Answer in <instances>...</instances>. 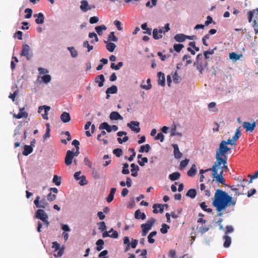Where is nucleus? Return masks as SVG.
<instances>
[{"instance_id":"1","label":"nucleus","mask_w":258,"mask_h":258,"mask_svg":"<svg viewBox=\"0 0 258 258\" xmlns=\"http://www.w3.org/2000/svg\"><path fill=\"white\" fill-rule=\"evenodd\" d=\"M236 201L229 196L228 193L222 189L216 190L214 195V199L213 201V205L216 208L219 212L218 216H221L222 213L220 212L230 206L234 207Z\"/></svg>"},{"instance_id":"2","label":"nucleus","mask_w":258,"mask_h":258,"mask_svg":"<svg viewBox=\"0 0 258 258\" xmlns=\"http://www.w3.org/2000/svg\"><path fill=\"white\" fill-rule=\"evenodd\" d=\"M34 217L35 218L41 220L43 223L44 225L46 227H48L49 225L48 221V216L46 213L41 209H38L35 213Z\"/></svg>"},{"instance_id":"3","label":"nucleus","mask_w":258,"mask_h":258,"mask_svg":"<svg viewBox=\"0 0 258 258\" xmlns=\"http://www.w3.org/2000/svg\"><path fill=\"white\" fill-rule=\"evenodd\" d=\"M223 156L219 155L216 154V161L212 167V171L214 172L215 174L216 173V171H218V167L220 168L221 165L227 164V158H223Z\"/></svg>"},{"instance_id":"4","label":"nucleus","mask_w":258,"mask_h":258,"mask_svg":"<svg viewBox=\"0 0 258 258\" xmlns=\"http://www.w3.org/2000/svg\"><path fill=\"white\" fill-rule=\"evenodd\" d=\"M155 221L156 220L154 218H152L149 220L147 223L142 224L141 225V227L142 230V236H145L147 235L149 231L151 229Z\"/></svg>"},{"instance_id":"5","label":"nucleus","mask_w":258,"mask_h":258,"mask_svg":"<svg viewBox=\"0 0 258 258\" xmlns=\"http://www.w3.org/2000/svg\"><path fill=\"white\" fill-rule=\"evenodd\" d=\"M34 204L37 208L47 209L49 207V204L44 198L40 200L39 196H37L34 201Z\"/></svg>"},{"instance_id":"6","label":"nucleus","mask_w":258,"mask_h":258,"mask_svg":"<svg viewBox=\"0 0 258 258\" xmlns=\"http://www.w3.org/2000/svg\"><path fill=\"white\" fill-rule=\"evenodd\" d=\"M230 150V149L225 144V141H222L220 144L219 148L216 151V154L224 156V154Z\"/></svg>"},{"instance_id":"7","label":"nucleus","mask_w":258,"mask_h":258,"mask_svg":"<svg viewBox=\"0 0 258 258\" xmlns=\"http://www.w3.org/2000/svg\"><path fill=\"white\" fill-rule=\"evenodd\" d=\"M127 125L132 131L135 133H138L140 131V128L139 127L140 123L138 121H131L130 123H127Z\"/></svg>"},{"instance_id":"8","label":"nucleus","mask_w":258,"mask_h":258,"mask_svg":"<svg viewBox=\"0 0 258 258\" xmlns=\"http://www.w3.org/2000/svg\"><path fill=\"white\" fill-rule=\"evenodd\" d=\"M80 7L81 10L84 12H86L88 10L95 8L94 6L89 5L88 2L86 0H83L81 2V6Z\"/></svg>"},{"instance_id":"9","label":"nucleus","mask_w":258,"mask_h":258,"mask_svg":"<svg viewBox=\"0 0 258 258\" xmlns=\"http://www.w3.org/2000/svg\"><path fill=\"white\" fill-rule=\"evenodd\" d=\"M103 238L106 237H110L113 238H117L118 237V232L116 231H114L113 228H111L109 231H105L102 234Z\"/></svg>"},{"instance_id":"10","label":"nucleus","mask_w":258,"mask_h":258,"mask_svg":"<svg viewBox=\"0 0 258 258\" xmlns=\"http://www.w3.org/2000/svg\"><path fill=\"white\" fill-rule=\"evenodd\" d=\"M30 47L28 44H25L23 46L22 50L21 55L26 57L28 60H29L31 57V55L30 54Z\"/></svg>"},{"instance_id":"11","label":"nucleus","mask_w":258,"mask_h":258,"mask_svg":"<svg viewBox=\"0 0 258 258\" xmlns=\"http://www.w3.org/2000/svg\"><path fill=\"white\" fill-rule=\"evenodd\" d=\"M73 156V151L71 150H68L67 152L66 155L65 157V164L69 166L72 163L73 159L74 158Z\"/></svg>"},{"instance_id":"12","label":"nucleus","mask_w":258,"mask_h":258,"mask_svg":"<svg viewBox=\"0 0 258 258\" xmlns=\"http://www.w3.org/2000/svg\"><path fill=\"white\" fill-rule=\"evenodd\" d=\"M223 173V170L220 171L219 174H218V171H216V173L215 174L214 172H213V176L214 178H216L217 181L226 186V184L225 183V180L222 176Z\"/></svg>"},{"instance_id":"13","label":"nucleus","mask_w":258,"mask_h":258,"mask_svg":"<svg viewBox=\"0 0 258 258\" xmlns=\"http://www.w3.org/2000/svg\"><path fill=\"white\" fill-rule=\"evenodd\" d=\"M243 126L245 129L246 131L252 132L256 126V123L253 122L250 123L249 122L245 121L243 122Z\"/></svg>"},{"instance_id":"14","label":"nucleus","mask_w":258,"mask_h":258,"mask_svg":"<svg viewBox=\"0 0 258 258\" xmlns=\"http://www.w3.org/2000/svg\"><path fill=\"white\" fill-rule=\"evenodd\" d=\"M172 147L173 148L174 151V156L175 159H179L182 156V154L179 151L178 146L177 144H174L172 145Z\"/></svg>"},{"instance_id":"15","label":"nucleus","mask_w":258,"mask_h":258,"mask_svg":"<svg viewBox=\"0 0 258 258\" xmlns=\"http://www.w3.org/2000/svg\"><path fill=\"white\" fill-rule=\"evenodd\" d=\"M164 206L168 207L167 204H165L164 205H163L162 204H155L153 205V213L157 214L159 212L160 213H163L164 211Z\"/></svg>"},{"instance_id":"16","label":"nucleus","mask_w":258,"mask_h":258,"mask_svg":"<svg viewBox=\"0 0 258 258\" xmlns=\"http://www.w3.org/2000/svg\"><path fill=\"white\" fill-rule=\"evenodd\" d=\"M109 118L111 120H122L123 117L117 111H113L111 112L109 115Z\"/></svg>"},{"instance_id":"17","label":"nucleus","mask_w":258,"mask_h":258,"mask_svg":"<svg viewBox=\"0 0 258 258\" xmlns=\"http://www.w3.org/2000/svg\"><path fill=\"white\" fill-rule=\"evenodd\" d=\"M256 10H253L247 12V15L248 17V22L250 23L252 21V18H255L256 20L258 15L256 14Z\"/></svg>"},{"instance_id":"18","label":"nucleus","mask_w":258,"mask_h":258,"mask_svg":"<svg viewBox=\"0 0 258 258\" xmlns=\"http://www.w3.org/2000/svg\"><path fill=\"white\" fill-rule=\"evenodd\" d=\"M34 17H37L35 20L36 24H41L44 23V17L42 13L34 15Z\"/></svg>"},{"instance_id":"19","label":"nucleus","mask_w":258,"mask_h":258,"mask_svg":"<svg viewBox=\"0 0 258 258\" xmlns=\"http://www.w3.org/2000/svg\"><path fill=\"white\" fill-rule=\"evenodd\" d=\"M158 84L164 86L165 84V78L164 74L161 72L158 73Z\"/></svg>"},{"instance_id":"20","label":"nucleus","mask_w":258,"mask_h":258,"mask_svg":"<svg viewBox=\"0 0 258 258\" xmlns=\"http://www.w3.org/2000/svg\"><path fill=\"white\" fill-rule=\"evenodd\" d=\"M61 120L64 123L69 122L71 120L70 114L67 112H63L60 116Z\"/></svg>"},{"instance_id":"21","label":"nucleus","mask_w":258,"mask_h":258,"mask_svg":"<svg viewBox=\"0 0 258 258\" xmlns=\"http://www.w3.org/2000/svg\"><path fill=\"white\" fill-rule=\"evenodd\" d=\"M132 175L134 177H137L138 175V171L140 170L139 167L135 163L131 165Z\"/></svg>"},{"instance_id":"22","label":"nucleus","mask_w":258,"mask_h":258,"mask_svg":"<svg viewBox=\"0 0 258 258\" xmlns=\"http://www.w3.org/2000/svg\"><path fill=\"white\" fill-rule=\"evenodd\" d=\"M104 81L105 79L103 75L97 76L95 79V82L98 84L99 87H101L103 86Z\"/></svg>"},{"instance_id":"23","label":"nucleus","mask_w":258,"mask_h":258,"mask_svg":"<svg viewBox=\"0 0 258 258\" xmlns=\"http://www.w3.org/2000/svg\"><path fill=\"white\" fill-rule=\"evenodd\" d=\"M174 39L178 42H182L186 39V35L184 34H177L174 36Z\"/></svg>"},{"instance_id":"24","label":"nucleus","mask_w":258,"mask_h":258,"mask_svg":"<svg viewBox=\"0 0 258 258\" xmlns=\"http://www.w3.org/2000/svg\"><path fill=\"white\" fill-rule=\"evenodd\" d=\"M116 189L115 187L111 188L108 197L106 198V201L108 203L111 202L114 199V195L116 192Z\"/></svg>"},{"instance_id":"25","label":"nucleus","mask_w":258,"mask_h":258,"mask_svg":"<svg viewBox=\"0 0 258 258\" xmlns=\"http://www.w3.org/2000/svg\"><path fill=\"white\" fill-rule=\"evenodd\" d=\"M135 217L137 219L145 220L146 216L144 213L141 212L140 210H137L135 213Z\"/></svg>"},{"instance_id":"26","label":"nucleus","mask_w":258,"mask_h":258,"mask_svg":"<svg viewBox=\"0 0 258 258\" xmlns=\"http://www.w3.org/2000/svg\"><path fill=\"white\" fill-rule=\"evenodd\" d=\"M197 229L198 232L203 235L209 230V227L202 224L201 226H198Z\"/></svg>"},{"instance_id":"27","label":"nucleus","mask_w":258,"mask_h":258,"mask_svg":"<svg viewBox=\"0 0 258 258\" xmlns=\"http://www.w3.org/2000/svg\"><path fill=\"white\" fill-rule=\"evenodd\" d=\"M33 152V147L28 146V145H25L24 147V150L22 152V154L24 156H28L30 154H31Z\"/></svg>"},{"instance_id":"28","label":"nucleus","mask_w":258,"mask_h":258,"mask_svg":"<svg viewBox=\"0 0 258 258\" xmlns=\"http://www.w3.org/2000/svg\"><path fill=\"white\" fill-rule=\"evenodd\" d=\"M99 129L100 130H102V129L106 130V131L108 133H110L112 131L111 126L109 125V124L106 122H103L100 124V125L99 126Z\"/></svg>"},{"instance_id":"29","label":"nucleus","mask_w":258,"mask_h":258,"mask_svg":"<svg viewBox=\"0 0 258 258\" xmlns=\"http://www.w3.org/2000/svg\"><path fill=\"white\" fill-rule=\"evenodd\" d=\"M197 173V167L195 164H193L190 169L187 171V175L190 177H192L196 175Z\"/></svg>"},{"instance_id":"30","label":"nucleus","mask_w":258,"mask_h":258,"mask_svg":"<svg viewBox=\"0 0 258 258\" xmlns=\"http://www.w3.org/2000/svg\"><path fill=\"white\" fill-rule=\"evenodd\" d=\"M223 238L225 240L223 246L226 248L229 247L231 243V237L227 235H225L224 236Z\"/></svg>"},{"instance_id":"31","label":"nucleus","mask_w":258,"mask_h":258,"mask_svg":"<svg viewBox=\"0 0 258 258\" xmlns=\"http://www.w3.org/2000/svg\"><path fill=\"white\" fill-rule=\"evenodd\" d=\"M180 174L178 172H175L170 174L169 176V179L172 181H175L180 178Z\"/></svg>"},{"instance_id":"32","label":"nucleus","mask_w":258,"mask_h":258,"mask_svg":"<svg viewBox=\"0 0 258 258\" xmlns=\"http://www.w3.org/2000/svg\"><path fill=\"white\" fill-rule=\"evenodd\" d=\"M151 150V147L149 144H146L140 147L139 152L140 153H148Z\"/></svg>"},{"instance_id":"33","label":"nucleus","mask_w":258,"mask_h":258,"mask_svg":"<svg viewBox=\"0 0 258 258\" xmlns=\"http://www.w3.org/2000/svg\"><path fill=\"white\" fill-rule=\"evenodd\" d=\"M28 116V113L26 112H19L18 114L14 113L13 114V117L15 118L20 119L22 117L26 118Z\"/></svg>"},{"instance_id":"34","label":"nucleus","mask_w":258,"mask_h":258,"mask_svg":"<svg viewBox=\"0 0 258 258\" xmlns=\"http://www.w3.org/2000/svg\"><path fill=\"white\" fill-rule=\"evenodd\" d=\"M104 242L102 239H98L96 243V250L98 251H101L103 249V245H104Z\"/></svg>"},{"instance_id":"35","label":"nucleus","mask_w":258,"mask_h":258,"mask_svg":"<svg viewBox=\"0 0 258 258\" xmlns=\"http://www.w3.org/2000/svg\"><path fill=\"white\" fill-rule=\"evenodd\" d=\"M95 30L99 35H102V31L106 30V27L104 25L98 26L95 27Z\"/></svg>"},{"instance_id":"36","label":"nucleus","mask_w":258,"mask_h":258,"mask_svg":"<svg viewBox=\"0 0 258 258\" xmlns=\"http://www.w3.org/2000/svg\"><path fill=\"white\" fill-rule=\"evenodd\" d=\"M117 92V88L115 85H112L111 87L108 88L106 91V94H115Z\"/></svg>"},{"instance_id":"37","label":"nucleus","mask_w":258,"mask_h":258,"mask_svg":"<svg viewBox=\"0 0 258 258\" xmlns=\"http://www.w3.org/2000/svg\"><path fill=\"white\" fill-rule=\"evenodd\" d=\"M197 195V191L195 189H189L186 194L187 197H189L191 199H194Z\"/></svg>"},{"instance_id":"38","label":"nucleus","mask_w":258,"mask_h":258,"mask_svg":"<svg viewBox=\"0 0 258 258\" xmlns=\"http://www.w3.org/2000/svg\"><path fill=\"white\" fill-rule=\"evenodd\" d=\"M106 47L108 51L112 52L114 50L116 45L114 43L110 42L106 44Z\"/></svg>"},{"instance_id":"39","label":"nucleus","mask_w":258,"mask_h":258,"mask_svg":"<svg viewBox=\"0 0 258 258\" xmlns=\"http://www.w3.org/2000/svg\"><path fill=\"white\" fill-rule=\"evenodd\" d=\"M153 37L155 39L157 40L161 38L162 37V35L159 33L158 29L155 28L153 31Z\"/></svg>"},{"instance_id":"40","label":"nucleus","mask_w":258,"mask_h":258,"mask_svg":"<svg viewBox=\"0 0 258 258\" xmlns=\"http://www.w3.org/2000/svg\"><path fill=\"white\" fill-rule=\"evenodd\" d=\"M147 85H144V84H142L141 85V87L142 89H145V90H147L151 89L152 85L151 84V79H150L148 78L147 80Z\"/></svg>"},{"instance_id":"41","label":"nucleus","mask_w":258,"mask_h":258,"mask_svg":"<svg viewBox=\"0 0 258 258\" xmlns=\"http://www.w3.org/2000/svg\"><path fill=\"white\" fill-rule=\"evenodd\" d=\"M200 207L201 208L205 211L207 212L208 213H212V209L211 208H207V206L206 204V203L205 202H202L200 204Z\"/></svg>"},{"instance_id":"42","label":"nucleus","mask_w":258,"mask_h":258,"mask_svg":"<svg viewBox=\"0 0 258 258\" xmlns=\"http://www.w3.org/2000/svg\"><path fill=\"white\" fill-rule=\"evenodd\" d=\"M121 172L123 174H128L130 173V170L128 169V164L127 163L123 164V167Z\"/></svg>"},{"instance_id":"43","label":"nucleus","mask_w":258,"mask_h":258,"mask_svg":"<svg viewBox=\"0 0 258 258\" xmlns=\"http://www.w3.org/2000/svg\"><path fill=\"white\" fill-rule=\"evenodd\" d=\"M170 228V226L166 224H163L162 228L160 229V232L162 234H166L168 232V230Z\"/></svg>"},{"instance_id":"44","label":"nucleus","mask_w":258,"mask_h":258,"mask_svg":"<svg viewBox=\"0 0 258 258\" xmlns=\"http://www.w3.org/2000/svg\"><path fill=\"white\" fill-rule=\"evenodd\" d=\"M170 30L169 24H166L164 27L158 29L159 33L162 34L163 32L165 33Z\"/></svg>"},{"instance_id":"45","label":"nucleus","mask_w":258,"mask_h":258,"mask_svg":"<svg viewBox=\"0 0 258 258\" xmlns=\"http://www.w3.org/2000/svg\"><path fill=\"white\" fill-rule=\"evenodd\" d=\"M109 41L116 42L118 40V38L115 36L114 32H111L108 36Z\"/></svg>"},{"instance_id":"46","label":"nucleus","mask_w":258,"mask_h":258,"mask_svg":"<svg viewBox=\"0 0 258 258\" xmlns=\"http://www.w3.org/2000/svg\"><path fill=\"white\" fill-rule=\"evenodd\" d=\"M229 57L232 60H237L240 58V55L233 52L229 53Z\"/></svg>"},{"instance_id":"47","label":"nucleus","mask_w":258,"mask_h":258,"mask_svg":"<svg viewBox=\"0 0 258 258\" xmlns=\"http://www.w3.org/2000/svg\"><path fill=\"white\" fill-rule=\"evenodd\" d=\"M32 10L30 8H27L25 10V13L26 14L25 15V18L26 19H29L31 17L32 15Z\"/></svg>"},{"instance_id":"48","label":"nucleus","mask_w":258,"mask_h":258,"mask_svg":"<svg viewBox=\"0 0 258 258\" xmlns=\"http://www.w3.org/2000/svg\"><path fill=\"white\" fill-rule=\"evenodd\" d=\"M68 49L70 50L71 55L73 57H76L78 55L77 51L73 47H69Z\"/></svg>"},{"instance_id":"49","label":"nucleus","mask_w":258,"mask_h":258,"mask_svg":"<svg viewBox=\"0 0 258 258\" xmlns=\"http://www.w3.org/2000/svg\"><path fill=\"white\" fill-rule=\"evenodd\" d=\"M194 66H196L197 70L199 71L200 74L203 73V67L202 62H194Z\"/></svg>"},{"instance_id":"50","label":"nucleus","mask_w":258,"mask_h":258,"mask_svg":"<svg viewBox=\"0 0 258 258\" xmlns=\"http://www.w3.org/2000/svg\"><path fill=\"white\" fill-rule=\"evenodd\" d=\"M183 47L184 45L182 44H175L173 46L174 50L177 52H179Z\"/></svg>"},{"instance_id":"51","label":"nucleus","mask_w":258,"mask_h":258,"mask_svg":"<svg viewBox=\"0 0 258 258\" xmlns=\"http://www.w3.org/2000/svg\"><path fill=\"white\" fill-rule=\"evenodd\" d=\"M50 107L49 106H45L44 113L42 114V116L43 119L47 120L48 119V112L50 110Z\"/></svg>"},{"instance_id":"52","label":"nucleus","mask_w":258,"mask_h":258,"mask_svg":"<svg viewBox=\"0 0 258 258\" xmlns=\"http://www.w3.org/2000/svg\"><path fill=\"white\" fill-rule=\"evenodd\" d=\"M113 153L117 157H119L122 154V150L120 148H116L113 150Z\"/></svg>"},{"instance_id":"53","label":"nucleus","mask_w":258,"mask_h":258,"mask_svg":"<svg viewBox=\"0 0 258 258\" xmlns=\"http://www.w3.org/2000/svg\"><path fill=\"white\" fill-rule=\"evenodd\" d=\"M89 37L91 38L93 37L94 38V40H91V43H94V42H98L99 41L97 34L94 32L90 33L89 34Z\"/></svg>"},{"instance_id":"54","label":"nucleus","mask_w":258,"mask_h":258,"mask_svg":"<svg viewBox=\"0 0 258 258\" xmlns=\"http://www.w3.org/2000/svg\"><path fill=\"white\" fill-rule=\"evenodd\" d=\"M141 28L143 30H146L145 33H147L149 35L151 34V29L147 27V23H144L141 25Z\"/></svg>"},{"instance_id":"55","label":"nucleus","mask_w":258,"mask_h":258,"mask_svg":"<svg viewBox=\"0 0 258 258\" xmlns=\"http://www.w3.org/2000/svg\"><path fill=\"white\" fill-rule=\"evenodd\" d=\"M234 186H235L234 185H232V186H229V187H230L232 191H235V195H234L235 196H239L240 195L243 194L242 193L239 192V190L240 189L239 187L236 188Z\"/></svg>"},{"instance_id":"56","label":"nucleus","mask_w":258,"mask_h":258,"mask_svg":"<svg viewBox=\"0 0 258 258\" xmlns=\"http://www.w3.org/2000/svg\"><path fill=\"white\" fill-rule=\"evenodd\" d=\"M53 182H54L56 185H60L61 184L60 178L58 177L57 175H54L53 178Z\"/></svg>"},{"instance_id":"57","label":"nucleus","mask_w":258,"mask_h":258,"mask_svg":"<svg viewBox=\"0 0 258 258\" xmlns=\"http://www.w3.org/2000/svg\"><path fill=\"white\" fill-rule=\"evenodd\" d=\"M128 151L132 152V154L129 157L128 160L130 161H132L134 160L136 154L135 150L134 148H130L128 149Z\"/></svg>"},{"instance_id":"58","label":"nucleus","mask_w":258,"mask_h":258,"mask_svg":"<svg viewBox=\"0 0 258 258\" xmlns=\"http://www.w3.org/2000/svg\"><path fill=\"white\" fill-rule=\"evenodd\" d=\"M46 131L45 134L44 135L43 138L44 140L46 139L47 138H49L50 137V128H49V123L46 124Z\"/></svg>"},{"instance_id":"59","label":"nucleus","mask_w":258,"mask_h":258,"mask_svg":"<svg viewBox=\"0 0 258 258\" xmlns=\"http://www.w3.org/2000/svg\"><path fill=\"white\" fill-rule=\"evenodd\" d=\"M148 161V159L147 157H143L141 160H139L138 163L141 166H144L145 164L147 163Z\"/></svg>"},{"instance_id":"60","label":"nucleus","mask_w":258,"mask_h":258,"mask_svg":"<svg viewBox=\"0 0 258 258\" xmlns=\"http://www.w3.org/2000/svg\"><path fill=\"white\" fill-rule=\"evenodd\" d=\"M42 81L45 83H49L51 80V77L49 75H46L42 77Z\"/></svg>"},{"instance_id":"61","label":"nucleus","mask_w":258,"mask_h":258,"mask_svg":"<svg viewBox=\"0 0 258 258\" xmlns=\"http://www.w3.org/2000/svg\"><path fill=\"white\" fill-rule=\"evenodd\" d=\"M240 136V132L239 130V129H237L236 131V133L234 135V136L232 137V140L233 142H236L238 139L239 138V136Z\"/></svg>"},{"instance_id":"62","label":"nucleus","mask_w":258,"mask_h":258,"mask_svg":"<svg viewBox=\"0 0 258 258\" xmlns=\"http://www.w3.org/2000/svg\"><path fill=\"white\" fill-rule=\"evenodd\" d=\"M83 46L84 47L88 48V51L89 52L91 50L93 49V46L92 45H90L89 44V42L88 41H85L83 43Z\"/></svg>"},{"instance_id":"63","label":"nucleus","mask_w":258,"mask_h":258,"mask_svg":"<svg viewBox=\"0 0 258 258\" xmlns=\"http://www.w3.org/2000/svg\"><path fill=\"white\" fill-rule=\"evenodd\" d=\"M253 29H254V30L255 32V34H258V23H257L256 20L255 19V18L254 19V20L253 21Z\"/></svg>"},{"instance_id":"64","label":"nucleus","mask_w":258,"mask_h":258,"mask_svg":"<svg viewBox=\"0 0 258 258\" xmlns=\"http://www.w3.org/2000/svg\"><path fill=\"white\" fill-rule=\"evenodd\" d=\"M81 180L79 182L80 185H84L87 184L88 182L86 179V177L84 175H82L81 176Z\"/></svg>"}]
</instances>
